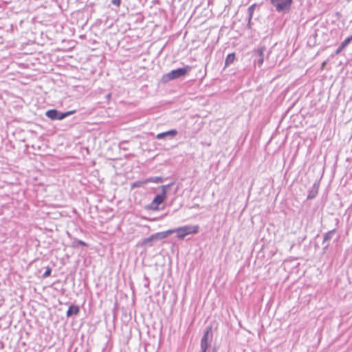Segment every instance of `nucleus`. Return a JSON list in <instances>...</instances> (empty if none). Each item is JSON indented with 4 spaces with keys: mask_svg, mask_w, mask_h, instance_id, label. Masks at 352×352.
Here are the masks:
<instances>
[{
    "mask_svg": "<svg viewBox=\"0 0 352 352\" xmlns=\"http://www.w3.org/2000/svg\"><path fill=\"white\" fill-rule=\"evenodd\" d=\"M191 69V66L186 65L184 67L173 69L168 73L165 74L162 76L161 82L164 84H166L170 80L184 78L188 74Z\"/></svg>",
    "mask_w": 352,
    "mask_h": 352,
    "instance_id": "nucleus-1",
    "label": "nucleus"
},
{
    "mask_svg": "<svg viewBox=\"0 0 352 352\" xmlns=\"http://www.w3.org/2000/svg\"><path fill=\"white\" fill-rule=\"evenodd\" d=\"M275 10L281 14H285L291 11L293 0H270Z\"/></svg>",
    "mask_w": 352,
    "mask_h": 352,
    "instance_id": "nucleus-2",
    "label": "nucleus"
},
{
    "mask_svg": "<svg viewBox=\"0 0 352 352\" xmlns=\"http://www.w3.org/2000/svg\"><path fill=\"white\" fill-rule=\"evenodd\" d=\"M199 226L198 225L190 226L186 225L184 226L179 227L173 230H168L167 231H170V234L176 232L177 234V237L179 239H184L185 236L190 234H197L199 232Z\"/></svg>",
    "mask_w": 352,
    "mask_h": 352,
    "instance_id": "nucleus-3",
    "label": "nucleus"
},
{
    "mask_svg": "<svg viewBox=\"0 0 352 352\" xmlns=\"http://www.w3.org/2000/svg\"><path fill=\"white\" fill-rule=\"evenodd\" d=\"M170 231H164L151 234L150 236L142 239L138 245L141 247H151L153 241H157L166 238L170 234Z\"/></svg>",
    "mask_w": 352,
    "mask_h": 352,
    "instance_id": "nucleus-4",
    "label": "nucleus"
},
{
    "mask_svg": "<svg viewBox=\"0 0 352 352\" xmlns=\"http://www.w3.org/2000/svg\"><path fill=\"white\" fill-rule=\"evenodd\" d=\"M213 338L212 327L208 326L204 331V335L201 339V351L205 352L206 350L211 349V343Z\"/></svg>",
    "mask_w": 352,
    "mask_h": 352,
    "instance_id": "nucleus-5",
    "label": "nucleus"
},
{
    "mask_svg": "<svg viewBox=\"0 0 352 352\" xmlns=\"http://www.w3.org/2000/svg\"><path fill=\"white\" fill-rule=\"evenodd\" d=\"M74 112L75 111L61 112L56 109H52L47 110L45 112V116L52 120H62Z\"/></svg>",
    "mask_w": 352,
    "mask_h": 352,
    "instance_id": "nucleus-6",
    "label": "nucleus"
},
{
    "mask_svg": "<svg viewBox=\"0 0 352 352\" xmlns=\"http://www.w3.org/2000/svg\"><path fill=\"white\" fill-rule=\"evenodd\" d=\"M266 51V47L264 45L258 47L252 52V56L254 57V63L257 65L258 67H261L263 63L265 58V52Z\"/></svg>",
    "mask_w": 352,
    "mask_h": 352,
    "instance_id": "nucleus-7",
    "label": "nucleus"
},
{
    "mask_svg": "<svg viewBox=\"0 0 352 352\" xmlns=\"http://www.w3.org/2000/svg\"><path fill=\"white\" fill-rule=\"evenodd\" d=\"M166 198V192H162L160 194H157L155 196L153 199L149 208L154 210H158V206L162 204Z\"/></svg>",
    "mask_w": 352,
    "mask_h": 352,
    "instance_id": "nucleus-8",
    "label": "nucleus"
},
{
    "mask_svg": "<svg viewBox=\"0 0 352 352\" xmlns=\"http://www.w3.org/2000/svg\"><path fill=\"white\" fill-rule=\"evenodd\" d=\"M336 229H333L331 230H329L327 233L324 234L323 241H322V245H324L322 248V252L324 254L327 251L329 247V241L332 239L333 234L336 233Z\"/></svg>",
    "mask_w": 352,
    "mask_h": 352,
    "instance_id": "nucleus-9",
    "label": "nucleus"
},
{
    "mask_svg": "<svg viewBox=\"0 0 352 352\" xmlns=\"http://www.w3.org/2000/svg\"><path fill=\"white\" fill-rule=\"evenodd\" d=\"M177 133H178V131L176 129H170L169 131L158 133L156 135V138L157 140H162V139L172 140L177 135Z\"/></svg>",
    "mask_w": 352,
    "mask_h": 352,
    "instance_id": "nucleus-10",
    "label": "nucleus"
},
{
    "mask_svg": "<svg viewBox=\"0 0 352 352\" xmlns=\"http://www.w3.org/2000/svg\"><path fill=\"white\" fill-rule=\"evenodd\" d=\"M351 41H352V35L347 37L343 42H342V43L340 45V46L335 51L334 54H332V56H333L334 55H338V54H340Z\"/></svg>",
    "mask_w": 352,
    "mask_h": 352,
    "instance_id": "nucleus-11",
    "label": "nucleus"
},
{
    "mask_svg": "<svg viewBox=\"0 0 352 352\" xmlns=\"http://www.w3.org/2000/svg\"><path fill=\"white\" fill-rule=\"evenodd\" d=\"M318 189H319V182H316L313 184L311 188L309 190L307 199H314L318 193Z\"/></svg>",
    "mask_w": 352,
    "mask_h": 352,
    "instance_id": "nucleus-12",
    "label": "nucleus"
},
{
    "mask_svg": "<svg viewBox=\"0 0 352 352\" xmlns=\"http://www.w3.org/2000/svg\"><path fill=\"white\" fill-rule=\"evenodd\" d=\"M80 312V307L78 305H71L66 313L67 318L72 317V316H77Z\"/></svg>",
    "mask_w": 352,
    "mask_h": 352,
    "instance_id": "nucleus-13",
    "label": "nucleus"
},
{
    "mask_svg": "<svg viewBox=\"0 0 352 352\" xmlns=\"http://www.w3.org/2000/svg\"><path fill=\"white\" fill-rule=\"evenodd\" d=\"M236 60V54L235 53H230L227 55L226 60H225V67H229L230 65H232L234 60Z\"/></svg>",
    "mask_w": 352,
    "mask_h": 352,
    "instance_id": "nucleus-14",
    "label": "nucleus"
},
{
    "mask_svg": "<svg viewBox=\"0 0 352 352\" xmlns=\"http://www.w3.org/2000/svg\"><path fill=\"white\" fill-rule=\"evenodd\" d=\"M147 179L143 180H138L131 184V188L134 189L135 188L142 187L144 185L147 184Z\"/></svg>",
    "mask_w": 352,
    "mask_h": 352,
    "instance_id": "nucleus-15",
    "label": "nucleus"
},
{
    "mask_svg": "<svg viewBox=\"0 0 352 352\" xmlns=\"http://www.w3.org/2000/svg\"><path fill=\"white\" fill-rule=\"evenodd\" d=\"M80 245L87 247L88 245L83 241L74 239L72 242V247L74 248H78Z\"/></svg>",
    "mask_w": 352,
    "mask_h": 352,
    "instance_id": "nucleus-16",
    "label": "nucleus"
},
{
    "mask_svg": "<svg viewBox=\"0 0 352 352\" xmlns=\"http://www.w3.org/2000/svg\"><path fill=\"white\" fill-rule=\"evenodd\" d=\"M146 179H147L148 184L151 183V182H153V183H156V184L162 183L163 180H164L163 177H148Z\"/></svg>",
    "mask_w": 352,
    "mask_h": 352,
    "instance_id": "nucleus-17",
    "label": "nucleus"
},
{
    "mask_svg": "<svg viewBox=\"0 0 352 352\" xmlns=\"http://www.w3.org/2000/svg\"><path fill=\"white\" fill-rule=\"evenodd\" d=\"M254 5H252L251 6H250L248 9V14H249V17H248V25L250 26V21L252 19V14H253V12H254Z\"/></svg>",
    "mask_w": 352,
    "mask_h": 352,
    "instance_id": "nucleus-18",
    "label": "nucleus"
},
{
    "mask_svg": "<svg viewBox=\"0 0 352 352\" xmlns=\"http://www.w3.org/2000/svg\"><path fill=\"white\" fill-rule=\"evenodd\" d=\"M52 267L47 266L46 267V270L45 272L43 273V274L42 275V278H46L47 277H49L50 275H51V273H52Z\"/></svg>",
    "mask_w": 352,
    "mask_h": 352,
    "instance_id": "nucleus-19",
    "label": "nucleus"
},
{
    "mask_svg": "<svg viewBox=\"0 0 352 352\" xmlns=\"http://www.w3.org/2000/svg\"><path fill=\"white\" fill-rule=\"evenodd\" d=\"M173 184V182L167 184V185H162L160 186L161 189H162V192H166V189L170 188L172 185Z\"/></svg>",
    "mask_w": 352,
    "mask_h": 352,
    "instance_id": "nucleus-20",
    "label": "nucleus"
},
{
    "mask_svg": "<svg viewBox=\"0 0 352 352\" xmlns=\"http://www.w3.org/2000/svg\"><path fill=\"white\" fill-rule=\"evenodd\" d=\"M111 3L112 5L119 7L121 3V0H111Z\"/></svg>",
    "mask_w": 352,
    "mask_h": 352,
    "instance_id": "nucleus-21",
    "label": "nucleus"
},
{
    "mask_svg": "<svg viewBox=\"0 0 352 352\" xmlns=\"http://www.w3.org/2000/svg\"><path fill=\"white\" fill-rule=\"evenodd\" d=\"M144 287H148L150 281H149L148 278L146 275H144Z\"/></svg>",
    "mask_w": 352,
    "mask_h": 352,
    "instance_id": "nucleus-22",
    "label": "nucleus"
},
{
    "mask_svg": "<svg viewBox=\"0 0 352 352\" xmlns=\"http://www.w3.org/2000/svg\"><path fill=\"white\" fill-rule=\"evenodd\" d=\"M111 97V94H108L107 96H106V98L107 100H109Z\"/></svg>",
    "mask_w": 352,
    "mask_h": 352,
    "instance_id": "nucleus-23",
    "label": "nucleus"
}]
</instances>
